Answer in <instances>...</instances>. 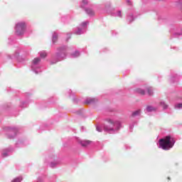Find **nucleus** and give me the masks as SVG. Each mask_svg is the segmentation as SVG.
Returning <instances> with one entry per match:
<instances>
[{
	"label": "nucleus",
	"instance_id": "1",
	"mask_svg": "<svg viewBox=\"0 0 182 182\" xmlns=\"http://www.w3.org/2000/svg\"><path fill=\"white\" fill-rule=\"evenodd\" d=\"M176 144V139L170 136L159 139V147L163 150H170Z\"/></svg>",
	"mask_w": 182,
	"mask_h": 182
},
{
	"label": "nucleus",
	"instance_id": "2",
	"mask_svg": "<svg viewBox=\"0 0 182 182\" xmlns=\"http://www.w3.org/2000/svg\"><path fill=\"white\" fill-rule=\"evenodd\" d=\"M107 125L105 126L104 129L107 132H113L120 129V122L112 119H107Z\"/></svg>",
	"mask_w": 182,
	"mask_h": 182
},
{
	"label": "nucleus",
	"instance_id": "3",
	"mask_svg": "<svg viewBox=\"0 0 182 182\" xmlns=\"http://www.w3.org/2000/svg\"><path fill=\"white\" fill-rule=\"evenodd\" d=\"M26 28V25L25 22L18 23L16 26V32L17 35H23V32H25V29Z\"/></svg>",
	"mask_w": 182,
	"mask_h": 182
},
{
	"label": "nucleus",
	"instance_id": "4",
	"mask_svg": "<svg viewBox=\"0 0 182 182\" xmlns=\"http://www.w3.org/2000/svg\"><path fill=\"white\" fill-rule=\"evenodd\" d=\"M80 144L82 146V147H86L90 144V141L89 140H85V141H79Z\"/></svg>",
	"mask_w": 182,
	"mask_h": 182
},
{
	"label": "nucleus",
	"instance_id": "5",
	"mask_svg": "<svg viewBox=\"0 0 182 182\" xmlns=\"http://www.w3.org/2000/svg\"><path fill=\"white\" fill-rule=\"evenodd\" d=\"M155 110H156V108H154V107L148 106L146 107V111L148 112H155Z\"/></svg>",
	"mask_w": 182,
	"mask_h": 182
},
{
	"label": "nucleus",
	"instance_id": "6",
	"mask_svg": "<svg viewBox=\"0 0 182 182\" xmlns=\"http://www.w3.org/2000/svg\"><path fill=\"white\" fill-rule=\"evenodd\" d=\"M39 62H41V58H34L33 60V63L34 65H38V63H39Z\"/></svg>",
	"mask_w": 182,
	"mask_h": 182
},
{
	"label": "nucleus",
	"instance_id": "7",
	"mask_svg": "<svg viewBox=\"0 0 182 182\" xmlns=\"http://www.w3.org/2000/svg\"><path fill=\"white\" fill-rule=\"evenodd\" d=\"M140 113H141V110L138 109L132 113V116H134V117L139 116V114H140Z\"/></svg>",
	"mask_w": 182,
	"mask_h": 182
},
{
	"label": "nucleus",
	"instance_id": "8",
	"mask_svg": "<svg viewBox=\"0 0 182 182\" xmlns=\"http://www.w3.org/2000/svg\"><path fill=\"white\" fill-rule=\"evenodd\" d=\"M147 92L149 96H153V90L151 88H147Z\"/></svg>",
	"mask_w": 182,
	"mask_h": 182
},
{
	"label": "nucleus",
	"instance_id": "9",
	"mask_svg": "<svg viewBox=\"0 0 182 182\" xmlns=\"http://www.w3.org/2000/svg\"><path fill=\"white\" fill-rule=\"evenodd\" d=\"M40 56L41 58H43V59H44V58H46V56H48V54L45 52H41L40 53Z\"/></svg>",
	"mask_w": 182,
	"mask_h": 182
},
{
	"label": "nucleus",
	"instance_id": "10",
	"mask_svg": "<svg viewBox=\"0 0 182 182\" xmlns=\"http://www.w3.org/2000/svg\"><path fill=\"white\" fill-rule=\"evenodd\" d=\"M57 41H58V35H54L53 36V43H56Z\"/></svg>",
	"mask_w": 182,
	"mask_h": 182
},
{
	"label": "nucleus",
	"instance_id": "11",
	"mask_svg": "<svg viewBox=\"0 0 182 182\" xmlns=\"http://www.w3.org/2000/svg\"><path fill=\"white\" fill-rule=\"evenodd\" d=\"M95 100H96V99H95V98H92L91 100H88L86 101V104L87 105H90V103H93V102H95Z\"/></svg>",
	"mask_w": 182,
	"mask_h": 182
},
{
	"label": "nucleus",
	"instance_id": "12",
	"mask_svg": "<svg viewBox=\"0 0 182 182\" xmlns=\"http://www.w3.org/2000/svg\"><path fill=\"white\" fill-rule=\"evenodd\" d=\"M137 92H138V93H139V95H145L144 90H143L141 89H138Z\"/></svg>",
	"mask_w": 182,
	"mask_h": 182
},
{
	"label": "nucleus",
	"instance_id": "13",
	"mask_svg": "<svg viewBox=\"0 0 182 182\" xmlns=\"http://www.w3.org/2000/svg\"><path fill=\"white\" fill-rule=\"evenodd\" d=\"M87 14H88L89 15H95V12H93L92 9L87 10Z\"/></svg>",
	"mask_w": 182,
	"mask_h": 182
},
{
	"label": "nucleus",
	"instance_id": "14",
	"mask_svg": "<svg viewBox=\"0 0 182 182\" xmlns=\"http://www.w3.org/2000/svg\"><path fill=\"white\" fill-rule=\"evenodd\" d=\"M22 180V178H16L12 181V182H21Z\"/></svg>",
	"mask_w": 182,
	"mask_h": 182
},
{
	"label": "nucleus",
	"instance_id": "15",
	"mask_svg": "<svg viewBox=\"0 0 182 182\" xmlns=\"http://www.w3.org/2000/svg\"><path fill=\"white\" fill-rule=\"evenodd\" d=\"M176 107H178V109H181L182 108V104H178L176 105Z\"/></svg>",
	"mask_w": 182,
	"mask_h": 182
},
{
	"label": "nucleus",
	"instance_id": "16",
	"mask_svg": "<svg viewBox=\"0 0 182 182\" xmlns=\"http://www.w3.org/2000/svg\"><path fill=\"white\" fill-rule=\"evenodd\" d=\"M97 130L98 132H102L99 127H97Z\"/></svg>",
	"mask_w": 182,
	"mask_h": 182
},
{
	"label": "nucleus",
	"instance_id": "17",
	"mask_svg": "<svg viewBox=\"0 0 182 182\" xmlns=\"http://www.w3.org/2000/svg\"><path fill=\"white\" fill-rule=\"evenodd\" d=\"M5 156H6V154H4Z\"/></svg>",
	"mask_w": 182,
	"mask_h": 182
},
{
	"label": "nucleus",
	"instance_id": "18",
	"mask_svg": "<svg viewBox=\"0 0 182 182\" xmlns=\"http://www.w3.org/2000/svg\"><path fill=\"white\" fill-rule=\"evenodd\" d=\"M168 180H170V178H168Z\"/></svg>",
	"mask_w": 182,
	"mask_h": 182
}]
</instances>
